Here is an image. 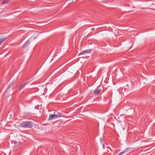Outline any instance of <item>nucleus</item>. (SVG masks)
Returning <instances> with one entry per match:
<instances>
[{"instance_id": "nucleus-1", "label": "nucleus", "mask_w": 155, "mask_h": 155, "mask_svg": "<svg viewBox=\"0 0 155 155\" xmlns=\"http://www.w3.org/2000/svg\"><path fill=\"white\" fill-rule=\"evenodd\" d=\"M62 116V114L60 113H57V114H51L50 115L48 120H54Z\"/></svg>"}, {"instance_id": "nucleus-2", "label": "nucleus", "mask_w": 155, "mask_h": 155, "mask_svg": "<svg viewBox=\"0 0 155 155\" xmlns=\"http://www.w3.org/2000/svg\"><path fill=\"white\" fill-rule=\"evenodd\" d=\"M91 50L90 49L88 51L87 50H86L85 51H84L83 52L80 53L78 55H83V56L81 57V58H87L89 57V56L87 55V54L91 52Z\"/></svg>"}, {"instance_id": "nucleus-3", "label": "nucleus", "mask_w": 155, "mask_h": 155, "mask_svg": "<svg viewBox=\"0 0 155 155\" xmlns=\"http://www.w3.org/2000/svg\"><path fill=\"white\" fill-rule=\"evenodd\" d=\"M32 125V122H26L23 123L21 126L23 127H31Z\"/></svg>"}, {"instance_id": "nucleus-4", "label": "nucleus", "mask_w": 155, "mask_h": 155, "mask_svg": "<svg viewBox=\"0 0 155 155\" xmlns=\"http://www.w3.org/2000/svg\"><path fill=\"white\" fill-rule=\"evenodd\" d=\"M101 90L99 89L98 88H97L94 91V94H96L99 93L101 91Z\"/></svg>"}, {"instance_id": "nucleus-5", "label": "nucleus", "mask_w": 155, "mask_h": 155, "mask_svg": "<svg viewBox=\"0 0 155 155\" xmlns=\"http://www.w3.org/2000/svg\"><path fill=\"white\" fill-rule=\"evenodd\" d=\"M28 83V82H27L22 84L20 85L19 87V89L20 90L23 87L25 86Z\"/></svg>"}, {"instance_id": "nucleus-6", "label": "nucleus", "mask_w": 155, "mask_h": 155, "mask_svg": "<svg viewBox=\"0 0 155 155\" xmlns=\"http://www.w3.org/2000/svg\"><path fill=\"white\" fill-rule=\"evenodd\" d=\"M5 38H1L0 37V45H1L2 42L5 40Z\"/></svg>"}, {"instance_id": "nucleus-7", "label": "nucleus", "mask_w": 155, "mask_h": 155, "mask_svg": "<svg viewBox=\"0 0 155 155\" xmlns=\"http://www.w3.org/2000/svg\"><path fill=\"white\" fill-rule=\"evenodd\" d=\"M9 1L8 0H4L2 2V4H4L7 3Z\"/></svg>"}, {"instance_id": "nucleus-8", "label": "nucleus", "mask_w": 155, "mask_h": 155, "mask_svg": "<svg viewBox=\"0 0 155 155\" xmlns=\"http://www.w3.org/2000/svg\"><path fill=\"white\" fill-rule=\"evenodd\" d=\"M126 150L123 151L119 153L118 155H122L124 154L125 152H126Z\"/></svg>"}, {"instance_id": "nucleus-9", "label": "nucleus", "mask_w": 155, "mask_h": 155, "mask_svg": "<svg viewBox=\"0 0 155 155\" xmlns=\"http://www.w3.org/2000/svg\"><path fill=\"white\" fill-rule=\"evenodd\" d=\"M29 44V42L28 41H27L26 42L24 45L23 47H24L26 45H28Z\"/></svg>"}, {"instance_id": "nucleus-10", "label": "nucleus", "mask_w": 155, "mask_h": 155, "mask_svg": "<svg viewBox=\"0 0 155 155\" xmlns=\"http://www.w3.org/2000/svg\"><path fill=\"white\" fill-rule=\"evenodd\" d=\"M16 80H15V81H12V82L11 83V84L12 85L15 82Z\"/></svg>"}, {"instance_id": "nucleus-11", "label": "nucleus", "mask_w": 155, "mask_h": 155, "mask_svg": "<svg viewBox=\"0 0 155 155\" xmlns=\"http://www.w3.org/2000/svg\"><path fill=\"white\" fill-rule=\"evenodd\" d=\"M69 1H70V2L69 3V4H70L71 3H72L73 2V0H68Z\"/></svg>"}, {"instance_id": "nucleus-12", "label": "nucleus", "mask_w": 155, "mask_h": 155, "mask_svg": "<svg viewBox=\"0 0 155 155\" xmlns=\"http://www.w3.org/2000/svg\"><path fill=\"white\" fill-rule=\"evenodd\" d=\"M15 144V145H17V142H15V141H14L13 142Z\"/></svg>"}, {"instance_id": "nucleus-13", "label": "nucleus", "mask_w": 155, "mask_h": 155, "mask_svg": "<svg viewBox=\"0 0 155 155\" xmlns=\"http://www.w3.org/2000/svg\"><path fill=\"white\" fill-rule=\"evenodd\" d=\"M103 148H104V144L103 145Z\"/></svg>"}, {"instance_id": "nucleus-14", "label": "nucleus", "mask_w": 155, "mask_h": 155, "mask_svg": "<svg viewBox=\"0 0 155 155\" xmlns=\"http://www.w3.org/2000/svg\"><path fill=\"white\" fill-rule=\"evenodd\" d=\"M37 107H37V106L35 107V108H37Z\"/></svg>"}]
</instances>
